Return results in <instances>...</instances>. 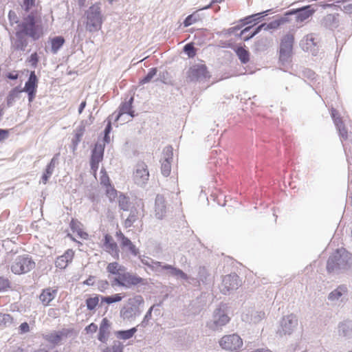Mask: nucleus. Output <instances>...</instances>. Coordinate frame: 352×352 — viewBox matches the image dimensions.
<instances>
[{
    "label": "nucleus",
    "mask_w": 352,
    "mask_h": 352,
    "mask_svg": "<svg viewBox=\"0 0 352 352\" xmlns=\"http://www.w3.org/2000/svg\"><path fill=\"white\" fill-rule=\"evenodd\" d=\"M106 192L110 199H114L117 195V190L111 185L107 187Z\"/></svg>",
    "instance_id": "338daca9"
},
{
    "label": "nucleus",
    "mask_w": 352,
    "mask_h": 352,
    "mask_svg": "<svg viewBox=\"0 0 352 352\" xmlns=\"http://www.w3.org/2000/svg\"><path fill=\"white\" fill-rule=\"evenodd\" d=\"M58 155H59V153L56 154L52 157V159L51 160L50 163L47 165V166L42 175V177H41V182L43 184H45L48 182V180L51 177V176L52 175V174L54 171L56 165L58 164Z\"/></svg>",
    "instance_id": "412c9836"
},
{
    "label": "nucleus",
    "mask_w": 352,
    "mask_h": 352,
    "mask_svg": "<svg viewBox=\"0 0 352 352\" xmlns=\"http://www.w3.org/2000/svg\"><path fill=\"white\" fill-rule=\"evenodd\" d=\"M240 285L239 276L235 273L230 274L223 278L221 291L223 294H227L230 291L237 289Z\"/></svg>",
    "instance_id": "ddd939ff"
},
{
    "label": "nucleus",
    "mask_w": 352,
    "mask_h": 352,
    "mask_svg": "<svg viewBox=\"0 0 352 352\" xmlns=\"http://www.w3.org/2000/svg\"><path fill=\"white\" fill-rule=\"evenodd\" d=\"M80 223L78 220L74 219H72V220L71 221V222L69 223L71 230L73 232H77L78 234L81 237H82L83 234L87 235L85 232H82V230L80 228Z\"/></svg>",
    "instance_id": "09e8293b"
},
{
    "label": "nucleus",
    "mask_w": 352,
    "mask_h": 352,
    "mask_svg": "<svg viewBox=\"0 0 352 352\" xmlns=\"http://www.w3.org/2000/svg\"><path fill=\"white\" fill-rule=\"evenodd\" d=\"M111 324V323L107 318H104L101 321L98 340L102 343H106L109 337Z\"/></svg>",
    "instance_id": "6ab92c4d"
},
{
    "label": "nucleus",
    "mask_w": 352,
    "mask_h": 352,
    "mask_svg": "<svg viewBox=\"0 0 352 352\" xmlns=\"http://www.w3.org/2000/svg\"><path fill=\"white\" fill-rule=\"evenodd\" d=\"M100 173H102L100 176V184L106 187L110 186V179L106 172L101 170Z\"/></svg>",
    "instance_id": "052dcab7"
},
{
    "label": "nucleus",
    "mask_w": 352,
    "mask_h": 352,
    "mask_svg": "<svg viewBox=\"0 0 352 352\" xmlns=\"http://www.w3.org/2000/svg\"><path fill=\"white\" fill-rule=\"evenodd\" d=\"M116 236L123 250H128L133 256H137L139 254V250L121 231L116 232Z\"/></svg>",
    "instance_id": "dca6fc26"
},
{
    "label": "nucleus",
    "mask_w": 352,
    "mask_h": 352,
    "mask_svg": "<svg viewBox=\"0 0 352 352\" xmlns=\"http://www.w3.org/2000/svg\"><path fill=\"white\" fill-rule=\"evenodd\" d=\"M265 312L258 311H252L251 313L250 322L256 324L261 322L265 318Z\"/></svg>",
    "instance_id": "c03bdc74"
},
{
    "label": "nucleus",
    "mask_w": 352,
    "mask_h": 352,
    "mask_svg": "<svg viewBox=\"0 0 352 352\" xmlns=\"http://www.w3.org/2000/svg\"><path fill=\"white\" fill-rule=\"evenodd\" d=\"M316 10L313 8L312 5L305 6L298 8L291 9L290 13H293L295 15L296 21L298 23H302L311 16Z\"/></svg>",
    "instance_id": "2eb2a0df"
},
{
    "label": "nucleus",
    "mask_w": 352,
    "mask_h": 352,
    "mask_svg": "<svg viewBox=\"0 0 352 352\" xmlns=\"http://www.w3.org/2000/svg\"><path fill=\"white\" fill-rule=\"evenodd\" d=\"M155 264L157 266L161 267L162 269L163 270H168L169 274L173 276L180 278L183 280L188 279L187 274L179 268H176L168 264H164L162 265V263L160 262H156Z\"/></svg>",
    "instance_id": "b1692460"
},
{
    "label": "nucleus",
    "mask_w": 352,
    "mask_h": 352,
    "mask_svg": "<svg viewBox=\"0 0 352 352\" xmlns=\"http://www.w3.org/2000/svg\"><path fill=\"white\" fill-rule=\"evenodd\" d=\"M294 37L291 34L285 35L281 39L279 50V60L283 63H287L291 57Z\"/></svg>",
    "instance_id": "6e6552de"
},
{
    "label": "nucleus",
    "mask_w": 352,
    "mask_h": 352,
    "mask_svg": "<svg viewBox=\"0 0 352 352\" xmlns=\"http://www.w3.org/2000/svg\"><path fill=\"white\" fill-rule=\"evenodd\" d=\"M183 51L186 54L188 58H193L197 53V49L192 43H187L184 46Z\"/></svg>",
    "instance_id": "de8ad7c7"
},
{
    "label": "nucleus",
    "mask_w": 352,
    "mask_h": 352,
    "mask_svg": "<svg viewBox=\"0 0 352 352\" xmlns=\"http://www.w3.org/2000/svg\"><path fill=\"white\" fill-rule=\"evenodd\" d=\"M124 267L120 265L117 262H113L108 264L107 271L114 275L121 274L120 272L124 270Z\"/></svg>",
    "instance_id": "ea45409f"
},
{
    "label": "nucleus",
    "mask_w": 352,
    "mask_h": 352,
    "mask_svg": "<svg viewBox=\"0 0 352 352\" xmlns=\"http://www.w3.org/2000/svg\"><path fill=\"white\" fill-rule=\"evenodd\" d=\"M224 305L217 308L212 314V318L207 322L206 327L212 331H219L230 320Z\"/></svg>",
    "instance_id": "423d86ee"
},
{
    "label": "nucleus",
    "mask_w": 352,
    "mask_h": 352,
    "mask_svg": "<svg viewBox=\"0 0 352 352\" xmlns=\"http://www.w3.org/2000/svg\"><path fill=\"white\" fill-rule=\"evenodd\" d=\"M122 296L120 294H116L111 296H101L100 306H102V303L104 302L109 305L113 302H120L122 300Z\"/></svg>",
    "instance_id": "58836bf2"
},
{
    "label": "nucleus",
    "mask_w": 352,
    "mask_h": 352,
    "mask_svg": "<svg viewBox=\"0 0 352 352\" xmlns=\"http://www.w3.org/2000/svg\"><path fill=\"white\" fill-rule=\"evenodd\" d=\"M122 280H124V287L130 288L132 286L138 285H145V280L140 276L129 272L122 273Z\"/></svg>",
    "instance_id": "a211bd4d"
},
{
    "label": "nucleus",
    "mask_w": 352,
    "mask_h": 352,
    "mask_svg": "<svg viewBox=\"0 0 352 352\" xmlns=\"http://www.w3.org/2000/svg\"><path fill=\"white\" fill-rule=\"evenodd\" d=\"M102 352H123V344L120 341L115 340L111 346L107 347Z\"/></svg>",
    "instance_id": "37998d69"
},
{
    "label": "nucleus",
    "mask_w": 352,
    "mask_h": 352,
    "mask_svg": "<svg viewBox=\"0 0 352 352\" xmlns=\"http://www.w3.org/2000/svg\"><path fill=\"white\" fill-rule=\"evenodd\" d=\"M27 61L31 65L33 68H36L39 61V57L36 52L32 53L28 58Z\"/></svg>",
    "instance_id": "13d9d810"
},
{
    "label": "nucleus",
    "mask_w": 352,
    "mask_h": 352,
    "mask_svg": "<svg viewBox=\"0 0 352 352\" xmlns=\"http://www.w3.org/2000/svg\"><path fill=\"white\" fill-rule=\"evenodd\" d=\"M198 278L199 280L202 282L204 284H209L211 280L210 274L208 270L204 266H200L198 268Z\"/></svg>",
    "instance_id": "f704fd0d"
},
{
    "label": "nucleus",
    "mask_w": 352,
    "mask_h": 352,
    "mask_svg": "<svg viewBox=\"0 0 352 352\" xmlns=\"http://www.w3.org/2000/svg\"><path fill=\"white\" fill-rule=\"evenodd\" d=\"M331 118L333 120L335 125H337V124H339L342 122L341 118L339 116L338 111L333 108H332L331 110Z\"/></svg>",
    "instance_id": "e2e57ef3"
},
{
    "label": "nucleus",
    "mask_w": 352,
    "mask_h": 352,
    "mask_svg": "<svg viewBox=\"0 0 352 352\" xmlns=\"http://www.w3.org/2000/svg\"><path fill=\"white\" fill-rule=\"evenodd\" d=\"M73 333V329H63L46 334L44 338L45 340L55 346L59 344L63 339L72 336Z\"/></svg>",
    "instance_id": "4468645a"
},
{
    "label": "nucleus",
    "mask_w": 352,
    "mask_h": 352,
    "mask_svg": "<svg viewBox=\"0 0 352 352\" xmlns=\"http://www.w3.org/2000/svg\"><path fill=\"white\" fill-rule=\"evenodd\" d=\"M298 325V319L294 314L284 316L280 322V327L277 333L280 335H290Z\"/></svg>",
    "instance_id": "9b49d317"
},
{
    "label": "nucleus",
    "mask_w": 352,
    "mask_h": 352,
    "mask_svg": "<svg viewBox=\"0 0 352 352\" xmlns=\"http://www.w3.org/2000/svg\"><path fill=\"white\" fill-rule=\"evenodd\" d=\"M15 39L12 43V47L17 51L24 52L29 43L28 35L21 32L19 30L15 32Z\"/></svg>",
    "instance_id": "f3484780"
},
{
    "label": "nucleus",
    "mask_w": 352,
    "mask_h": 352,
    "mask_svg": "<svg viewBox=\"0 0 352 352\" xmlns=\"http://www.w3.org/2000/svg\"><path fill=\"white\" fill-rule=\"evenodd\" d=\"M161 171L164 177H168L171 171V161L162 160Z\"/></svg>",
    "instance_id": "8fccbe9b"
},
{
    "label": "nucleus",
    "mask_w": 352,
    "mask_h": 352,
    "mask_svg": "<svg viewBox=\"0 0 352 352\" xmlns=\"http://www.w3.org/2000/svg\"><path fill=\"white\" fill-rule=\"evenodd\" d=\"M339 336L346 339H352V321L348 320L340 322L338 325Z\"/></svg>",
    "instance_id": "393cba45"
},
{
    "label": "nucleus",
    "mask_w": 352,
    "mask_h": 352,
    "mask_svg": "<svg viewBox=\"0 0 352 352\" xmlns=\"http://www.w3.org/2000/svg\"><path fill=\"white\" fill-rule=\"evenodd\" d=\"M160 304H157V305H152L149 309L147 311V312L146 313L142 321L141 322V323L140 324L138 325V327H141L142 328H144L146 327L148 324V322L149 321L151 320V318H152V311L154 310L155 311V314H157V315H159L160 314V311L159 309H155V307L157 306L159 307Z\"/></svg>",
    "instance_id": "7c9ffc66"
},
{
    "label": "nucleus",
    "mask_w": 352,
    "mask_h": 352,
    "mask_svg": "<svg viewBox=\"0 0 352 352\" xmlns=\"http://www.w3.org/2000/svg\"><path fill=\"white\" fill-rule=\"evenodd\" d=\"M143 303L144 300L141 296H136L129 298L120 309V317L122 318L123 320L129 321L134 320L136 317H138L141 314L142 311L140 306Z\"/></svg>",
    "instance_id": "f03ea898"
},
{
    "label": "nucleus",
    "mask_w": 352,
    "mask_h": 352,
    "mask_svg": "<svg viewBox=\"0 0 352 352\" xmlns=\"http://www.w3.org/2000/svg\"><path fill=\"white\" fill-rule=\"evenodd\" d=\"M36 0H23V8L25 12H29L34 6Z\"/></svg>",
    "instance_id": "0e129e2a"
},
{
    "label": "nucleus",
    "mask_w": 352,
    "mask_h": 352,
    "mask_svg": "<svg viewBox=\"0 0 352 352\" xmlns=\"http://www.w3.org/2000/svg\"><path fill=\"white\" fill-rule=\"evenodd\" d=\"M86 29L90 32H94L101 28L102 16L99 5L94 4L89 8L86 12Z\"/></svg>",
    "instance_id": "39448f33"
},
{
    "label": "nucleus",
    "mask_w": 352,
    "mask_h": 352,
    "mask_svg": "<svg viewBox=\"0 0 352 352\" xmlns=\"http://www.w3.org/2000/svg\"><path fill=\"white\" fill-rule=\"evenodd\" d=\"M19 30L28 35L33 41H38L43 34L42 28L36 23L34 14H29L22 23L19 25Z\"/></svg>",
    "instance_id": "7ed1b4c3"
},
{
    "label": "nucleus",
    "mask_w": 352,
    "mask_h": 352,
    "mask_svg": "<svg viewBox=\"0 0 352 352\" xmlns=\"http://www.w3.org/2000/svg\"><path fill=\"white\" fill-rule=\"evenodd\" d=\"M300 45L304 51H312L317 45V42L313 34H307L301 41Z\"/></svg>",
    "instance_id": "cd10ccee"
},
{
    "label": "nucleus",
    "mask_w": 352,
    "mask_h": 352,
    "mask_svg": "<svg viewBox=\"0 0 352 352\" xmlns=\"http://www.w3.org/2000/svg\"><path fill=\"white\" fill-rule=\"evenodd\" d=\"M13 318L11 315L0 313V325L9 326L12 323Z\"/></svg>",
    "instance_id": "3c124183"
},
{
    "label": "nucleus",
    "mask_w": 352,
    "mask_h": 352,
    "mask_svg": "<svg viewBox=\"0 0 352 352\" xmlns=\"http://www.w3.org/2000/svg\"><path fill=\"white\" fill-rule=\"evenodd\" d=\"M133 100L134 97L131 96L128 101L122 102V104L120 106L119 113L116 118V121L118 120L122 115L125 114V113L126 112H129V110L132 109Z\"/></svg>",
    "instance_id": "72a5a7b5"
},
{
    "label": "nucleus",
    "mask_w": 352,
    "mask_h": 352,
    "mask_svg": "<svg viewBox=\"0 0 352 352\" xmlns=\"http://www.w3.org/2000/svg\"><path fill=\"white\" fill-rule=\"evenodd\" d=\"M112 130L111 122L109 121L104 130L103 142L104 144H109L110 142V133Z\"/></svg>",
    "instance_id": "864d4df0"
},
{
    "label": "nucleus",
    "mask_w": 352,
    "mask_h": 352,
    "mask_svg": "<svg viewBox=\"0 0 352 352\" xmlns=\"http://www.w3.org/2000/svg\"><path fill=\"white\" fill-rule=\"evenodd\" d=\"M337 130L338 131L339 135L343 140H346L348 138V132L346 129L345 128L343 122H340L336 125Z\"/></svg>",
    "instance_id": "5fc2aeb1"
},
{
    "label": "nucleus",
    "mask_w": 352,
    "mask_h": 352,
    "mask_svg": "<svg viewBox=\"0 0 352 352\" xmlns=\"http://www.w3.org/2000/svg\"><path fill=\"white\" fill-rule=\"evenodd\" d=\"M267 40L261 38L255 43V50L256 51H264L267 47Z\"/></svg>",
    "instance_id": "6e6d98bb"
},
{
    "label": "nucleus",
    "mask_w": 352,
    "mask_h": 352,
    "mask_svg": "<svg viewBox=\"0 0 352 352\" xmlns=\"http://www.w3.org/2000/svg\"><path fill=\"white\" fill-rule=\"evenodd\" d=\"M219 344L226 351H235L243 345L242 339L236 333L224 336L219 341Z\"/></svg>",
    "instance_id": "9d476101"
},
{
    "label": "nucleus",
    "mask_w": 352,
    "mask_h": 352,
    "mask_svg": "<svg viewBox=\"0 0 352 352\" xmlns=\"http://www.w3.org/2000/svg\"><path fill=\"white\" fill-rule=\"evenodd\" d=\"M272 13V9H269L258 13L253 14L249 16L244 17L240 20V22L243 23V25H248L252 23H258L262 21V19L267 16L268 14Z\"/></svg>",
    "instance_id": "aec40b11"
},
{
    "label": "nucleus",
    "mask_w": 352,
    "mask_h": 352,
    "mask_svg": "<svg viewBox=\"0 0 352 352\" xmlns=\"http://www.w3.org/2000/svg\"><path fill=\"white\" fill-rule=\"evenodd\" d=\"M138 219V210L136 208L132 207L130 213L124 222L126 228H130Z\"/></svg>",
    "instance_id": "e433bc0d"
},
{
    "label": "nucleus",
    "mask_w": 352,
    "mask_h": 352,
    "mask_svg": "<svg viewBox=\"0 0 352 352\" xmlns=\"http://www.w3.org/2000/svg\"><path fill=\"white\" fill-rule=\"evenodd\" d=\"M8 19L12 24L18 23L19 19L15 12L10 10L8 13Z\"/></svg>",
    "instance_id": "774afa93"
},
{
    "label": "nucleus",
    "mask_w": 352,
    "mask_h": 352,
    "mask_svg": "<svg viewBox=\"0 0 352 352\" xmlns=\"http://www.w3.org/2000/svg\"><path fill=\"white\" fill-rule=\"evenodd\" d=\"M210 75L204 64H195L187 71V79L190 82H204Z\"/></svg>",
    "instance_id": "0eeeda50"
},
{
    "label": "nucleus",
    "mask_w": 352,
    "mask_h": 352,
    "mask_svg": "<svg viewBox=\"0 0 352 352\" xmlns=\"http://www.w3.org/2000/svg\"><path fill=\"white\" fill-rule=\"evenodd\" d=\"M82 135H83V131L82 130H80V131L77 132L75 134L74 138L72 140V144L74 146V149L76 148V147L78 146V144L80 142Z\"/></svg>",
    "instance_id": "680f3d73"
},
{
    "label": "nucleus",
    "mask_w": 352,
    "mask_h": 352,
    "mask_svg": "<svg viewBox=\"0 0 352 352\" xmlns=\"http://www.w3.org/2000/svg\"><path fill=\"white\" fill-rule=\"evenodd\" d=\"M36 263L29 254L16 256L10 264V270L16 275L25 274L34 269Z\"/></svg>",
    "instance_id": "20e7f679"
},
{
    "label": "nucleus",
    "mask_w": 352,
    "mask_h": 352,
    "mask_svg": "<svg viewBox=\"0 0 352 352\" xmlns=\"http://www.w3.org/2000/svg\"><path fill=\"white\" fill-rule=\"evenodd\" d=\"M68 262L66 261L62 256H58L56 261H55V265L56 267L59 269H65L67 266L68 265Z\"/></svg>",
    "instance_id": "bf43d9fd"
},
{
    "label": "nucleus",
    "mask_w": 352,
    "mask_h": 352,
    "mask_svg": "<svg viewBox=\"0 0 352 352\" xmlns=\"http://www.w3.org/2000/svg\"><path fill=\"white\" fill-rule=\"evenodd\" d=\"M149 173L147 165L144 162H138L134 168L133 179L135 184L143 187L148 181Z\"/></svg>",
    "instance_id": "1a4fd4ad"
},
{
    "label": "nucleus",
    "mask_w": 352,
    "mask_h": 352,
    "mask_svg": "<svg viewBox=\"0 0 352 352\" xmlns=\"http://www.w3.org/2000/svg\"><path fill=\"white\" fill-rule=\"evenodd\" d=\"M57 289L47 287L42 290L39 296V300L44 306H48L57 295Z\"/></svg>",
    "instance_id": "5701e85b"
},
{
    "label": "nucleus",
    "mask_w": 352,
    "mask_h": 352,
    "mask_svg": "<svg viewBox=\"0 0 352 352\" xmlns=\"http://www.w3.org/2000/svg\"><path fill=\"white\" fill-rule=\"evenodd\" d=\"M137 327H133L127 330H120L115 333L116 337L119 339L128 340L131 338L137 331Z\"/></svg>",
    "instance_id": "c9c22d12"
},
{
    "label": "nucleus",
    "mask_w": 352,
    "mask_h": 352,
    "mask_svg": "<svg viewBox=\"0 0 352 352\" xmlns=\"http://www.w3.org/2000/svg\"><path fill=\"white\" fill-rule=\"evenodd\" d=\"M10 287V281L8 278L0 276V292L6 291Z\"/></svg>",
    "instance_id": "4d7b16f0"
},
{
    "label": "nucleus",
    "mask_w": 352,
    "mask_h": 352,
    "mask_svg": "<svg viewBox=\"0 0 352 352\" xmlns=\"http://www.w3.org/2000/svg\"><path fill=\"white\" fill-rule=\"evenodd\" d=\"M65 40L62 36H54L51 39V52L55 54L63 47Z\"/></svg>",
    "instance_id": "2f4dec72"
},
{
    "label": "nucleus",
    "mask_w": 352,
    "mask_h": 352,
    "mask_svg": "<svg viewBox=\"0 0 352 352\" xmlns=\"http://www.w3.org/2000/svg\"><path fill=\"white\" fill-rule=\"evenodd\" d=\"M351 264V254L345 249H338L329 257L327 270L329 273L339 274L349 270Z\"/></svg>",
    "instance_id": "f257e3e1"
},
{
    "label": "nucleus",
    "mask_w": 352,
    "mask_h": 352,
    "mask_svg": "<svg viewBox=\"0 0 352 352\" xmlns=\"http://www.w3.org/2000/svg\"><path fill=\"white\" fill-rule=\"evenodd\" d=\"M321 25L323 27L333 30L338 25V19L335 14H328L321 20Z\"/></svg>",
    "instance_id": "a878e982"
},
{
    "label": "nucleus",
    "mask_w": 352,
    "mask_h": 352,
    "mask_svg": "<svg viewBox=\"0 0 352 352\" xmlns=\"http://www.w3.org/2000/svg\"><path fill=\"white\" fill-rule=\"evenodd\" d=\"M234 52L241 63L246 64L247 63L249 62L250 52L248 50H245L244 47L240 46L237 47L234 50Z\"/></svg>",
    "instance_id": "473e14b6"
},
{
    "label": "nucleus",
    "mask_w": 352,
    "mask_h": 352,
    "mask_svg": "<svg viewBox=\"0 0 352 352\" xmlns=\"http://www.w3.org/2000/svg\"><path fill=\"white\" fill-rule=\"evenodd\" d=\"M348 288L345 285H339L336 289L333 290L328 296V299L331 301L339 300L341 297L346 296Z\"/></svg>",
    "instance_id": "bb28decb"
},
{
    "label": "nucleus",
    "mask_w": 352,
    "mask_h": 352,
    "mask_svg": "<svg viewBox=\"0 0 352 352\" xmlns=\"http://www.w3.org/2000/svg\"><path fill=\"white\" fill-rule=\"evenodd\" d=\"M99 296L96 295L94 297H89L86 300V305L89 311L94 310L99 302Z\"/></svg>",
    "instance_id": "a18cd8bd"
},
{
    "label": "nucleus",
    "mask_w": 352,
    "mask_h": 352,
    "mask_svg": "<svg viewBox=\"0 0 352 352\" xmlns=\"http://www.w3.org/2000/svg\"><path fill=\"white\" fill-rule=\"evenodd\" d=\"M130 204L129 197L123 194L120 195L118 197V206L121 210L128 211L130 208Z\"/></svg>",
    "instance_id": "a19ab883"
},
{
    "label": "nucleus",
    "mask_w": 352,
    "mask_h": 352,
    "mask_svg": "<svg viewBox=\"0 0 352 352\" xmlns=\"http://www.w3.org/2000/svg\"><path fill=\"white\" fill-rule=\"evenodd\" d=\"M201 19L198 11L193 12L188 15L184 21L183 24L184 27H188L192 24L199 21Z\"/></svg>",
    "instance_id": "79ce46f5"
},
{
    "label": "nucleus",
    "mask_w": 352,
    "mask_h": 352,
    "mask_svg": "<svg viewBox=\"0 0 352 352\" xmlns=\"http://www.w3.org/2000/svg\"><path fill=\"white\" fill-rule=\"evenodd\" d=\"M164 197L161 195H157L155 202V217L162 219L166 212V205Z\"/></svg>",
    "instance_id": "4be33fe9"
},
{
    "label": "nucleus",
    "mask_w": 352,
    "mask_h": 352,
    "mask_svg": "<svg viewBox=\"0 0 352 352\" xmlns=\"http://www.w3.org/2000/svg\"><path fill=\"white\" fill-rule=\"evenodd\" d=\"M22 92L20 87L17 86L13 89H12L6 98V104L8 107H10L13 105L15 100L20 98V94Z\"/></svg>",
    "instance_id": "c756f323"
},
{
    "label": "nucleus",
    "mask_w": 352,
    "mask_h": 352,
    "mask_svg": "<svg viewBox=\"0 0 352 352\" xmlns=\"http://www.w3.org/2000/svg\"><path fill=\"white\" fill-rule=\"evenodd\" d=\"M104 245L106 249L111 250L112 252H118V245L113 241L112 236L109 234H106L104 236Z\"/></svg>",
    "instance_id": "4c0bfd02"
},
{
    "label": "nucleus",
    "mask_w": 352,
    "mask_h": 352,
    "mask_svg": "<svg viewBox=\"0 0 352 352\" xmlns=\"http://www.w3.org/2000/svg\"><path fill=\"white\" fill-rule=\"evenodd\" d=\"M38 82V79L35 74V72L32 71L30 74L28 80L25 83V87L23 89H21L22 92H25L28 94L29 102H32L36 97Z\"/></svg>",
    "instance_id": "f8f14e48"
},
{
    "label": "nucleus",
    "mask_w": 352,
    "mask_h": 352,
    "mask_svg": "<svg viewBox=\"0 0 352 352\" xmlns=\"http://www.w3.org/2000/svg\"><path fill=\"white\" fill-rule=\"evenodd\" d=\"M74 252L72 250H67L62 256V257L68 263L72 262L74 257Z\"/></svg>",
    "instance_id": "69168bd1"
},
{
    "label": "nucleus",
    "mask_w": 352,
    "mask_h": 352,
    "mask_svg": "<svg viewBox=\"0 0 352 352\" xmlns=\"http://www.w3.org/2000/svg\"><path fill=\"white\" fill-rule=\"evenodd\" d=\"M157 69L156 67L151 68L148 74L140 80V84L144 85L149 82L152 78L157 74Z\"/></svg>",
    "instance_id": "49530a36"
},
{
    "label": "nucleus",
    "mask_w": 352,
    "mask_h": 352,
    "mask_svg": "<svg viewBox=\"0 0 352 352\" xmlns=\"http://www.w3.org/2000/svg\"><path fill=\"white\" fill-rule=\"evenodd\" d=\"M163 157L162 158V160H168V161H172L173 160V148L171 146H167L164 147L163 149Z\"/></svg>",
    "instance_id": "603ef678"
},
{
    "label": "nucleus",
    "mask_w": 352,
    "mask_h": 352,
    "mask_svg": "<svg viewBox=\"0 0 352 352\" xmlns=\"http://www.w3.org/2000/svg\"><path fill=\"white\" fill-rule=\"evenodd\" d=\"M104 151V144H102L97 142L94 148L91 151V155L90 160H94L98 162H101L103 159Z\"/></svg>",
    "instance_id": "c85d7f7f"
}]
</instances>
